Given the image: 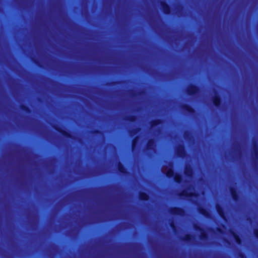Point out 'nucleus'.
Here are the masks:
<instances>
[{"instance_id":"nucleus-12","label":"nucleus","mask_w":258,"mask_h":258,"mask_svg":"<svg viewBox=\"0 0 258 258\" xmlns=\"http://www.w3.org/2000/svg\"><path fill=\"white\" fill-rule=\"evenodd\" d=\"M178 196L181 198H196L197 197V194L195 192H188L187 191L183 190L178 194Z\"/></svg>"},{"instance_id":"nucleus-33","label":"nucleus","mask_w":258,"mask_h":258,"mask_svg":"<svg viewBox=\"0 0 258 258\" xmlns=\"http://www.w3.org/2000/svg\"><path fill=\"white\" fill-rule=\"evenodd\" d=\"M182 8H183L182 5H179L178 8V11L179 12L180 9H182Z\"/></svg>"},{"instance_id":"nucleus-15","label":"nucleus","mask_w":258,"mask_h":258,"mask_svg":"<svg viewBox=\"0 0 258 258\" xmlns=\"http://www.w3.org/2000/svg\"><path fill=\"white\" fill-rule=\"evenodd\" d=\"M117 170L121 174L126 175L128 173L126 167L120 162H119L117 164Z\"/></svg>"},{"instance_id":"nucleus-6","label":"nucleus","mask_w":258,"mask_h":258,"mask_svg":"<svg viewBox=\"0 0 258 258\" xmlns=\"http://www.w3.org/2000/svg\"><path fill=\"white\" fill-rule=\"evenodd\" d=\"M162 12L166 15L171 14V8L165 1H161L160 2Z\"/></svg>"},{"instance_id":"nucleus-10","label":"nucleus","mask_w":258,"mask_h":258,"mask_svg":"<svg viewBox=\"0 0 258 258\" xmlns=\"http://www.w3.org/2000/svg\"><path fill=\"white\" fill-rule=\"evenodd\" d=\"M181 108L182 110L190 115L194 114L196 113L195 109L188 104H182L181 106Z\"/></svg>"},{"instance_id":"nucleus-3","label":"nucleus","mask_w":258,"mask_h":258,"mask_svg":"<svg viewBox=\"0 0 258 258\" xmlns=\"http://www.w3.org/2000/svg\"><path fill=\"white\" fill-rule=\"evenodd\" d=\"M53 127L55 131L60 133L63 137L69 139H74V136L69 132L63 130L62 127L58 125H54Z\"/></svg>"},{"instance_id":"nucleus-8","label":"nucleus","mask_w":258,"mask_h":258,"mask_svg":"<svg viewBox=\"0 0 258 258\" xmlns=\"http://www.w3.org/2000/svg\"><path fill=\"white\" fill-rule=\"evenodd\" d=\"M212 102L216 108H220L221 106L222 99L219 94H215L212 98Z\"/></svg>"},{"instance_id":"nucleus-18","label":"nucleus","mask_w":258,"mask_h":258,"mask_svg":"<svg viewBox=\"0 0 258 258\" xmlns=\"http://www.w3.org/2000/svg\"><path fill=\"white\" fill-rule=\"evenodd\" d=\"M139 199L142 201H148L150 199V196L149 194L144 191H140L139 193Z\"/></svg>"},{"instance_id":"nucleus-29","label":"nucleus","mask_w":258,"mask_h":258,"mask_svg":"<svg viewBox=\"0 0 258 258\" xmlns=\"http://www.w3.org/2000/svg\"><path fill=\"white\" fill-rule=\"evenodd\" d=\"M33 62L39 67H41L39 61L37 59H33Z\"/></svg>"},{"instance_id":"nucleus-4","label":"nucleus","mask_w":258,"mask_h":258,"mask_svg":"<svg viewBox=\"0 0 258 258\" xmlns=\"http://www.w3.org/2000/svg\"><path fill=\"white\" fill-rule=\"evenodd\" d=\"M194 228L195 230L200 232L199 237L201 240H206L208 239L209 237L208 233L204 228L197 224H194Z\"/></svg>"},{"instance_id":"nucleus-24","label":"nucleus","mask_w":258,"mask_h":258,"mask_svg":"<svg viewBox=\"0 0 258 258\" xmlns=\"http://www.w3.org/2000/svg\"><path fill=\"white\" fill-rule=\"evenodd\" d=\"M137 117L135 115H130L126 116L124 119L130 122H134L137 120Z\"/></svg>"},{"instance_id":"nucleus-32","label":"nucleus","mask_w":258,"mask_h":258,"mask_svg":"<svg viewBox=\"0 0 258 258\" xmlns=\"http://www.w3.org/2000/svg\"><path fill=\"white\" fill-rule=\"evenodd\" d=\"M238 256L240 258H245V254L243 253H242V252L239 253L238 254Z\"/></svg>"},{"instance_id":"nucleus-30","label":"nucleus","mask_w":258,"mask_h":258,"mask_svg":"<svg viewBox=\"0 0 258 258\" xmlns=\"http://www.w3.org/2000/svg\"><path fill=\"white\" fill-rule=\"evenodd\" d=\"M93 133L97 135H101L102 134L101 131L99 130H95L93 131Z\"/></svg>"},{"instance_id":"nucleus-14","label":"nucleus","mask_w":258,"mask_h":258,"mask_svg":"<svg viewBox=\"0 0 258 258\" xmlns=\"http://www.w3.org/2000/svg\"><path fill=\"white\" fill-rule=\"evenodd\" d=\"M169 165L170 167L168 169L165 174L167 178H171L174 176L175 173H174L173 169L172 168L173 167L172 162H170Z\"/></svg>"},{"instance_id":"nucleus-35","label":"nucleus","mask_w":258,"mask_h":258,"mask_svg":"<svg viewBox=\"0 0 258 258\" xmlns=\"http://www.w3.org/2000/svg\"><path fill=\"white\" fill-rule=\"evenodd\" d=\"M132 95L133 96H136V94L135 93H133L132 94Z\"/></svg>"},{"instance_id":"nucleus-28","label":"nucleus","mask_w":258,"mask_h":258,"mask_svg":"<svg viewBox=\"0 0 258 258\" xmlns=\"http://www.w3.org/2000/svg\"><path fill=\"white\" fill-rule=\"evenodd\" d=\"M170 226L173 229H175L176 228V226H175V223L173 221H172L170 222Z\"/></svg>"},{"instance_id":"nucleus-20","label":"nucleus","mask_w":258,"mask_h":258,"mask_svg":"<svg viewBox=\"0 0 258 258\" xmlns=\"http://www.w3.org/2000/svg\"><path fill=\"white\" fill-rule=\"evenodd\" d=\"M173 179L175 182L178 184H180L182 183L183 177L181 174L179 173H175V175H174Z\"/></svg>"},{"instance_id":"nucleus-26","label":"nucleus","mask_w":258,"mask_h":258,"mask_svg":"<svg viewBox=\"0 0 258 258\" xmlns=\"http://www.w3.org/2000/svg\"><path fill=\"white\" fill-rule=\"evenodd\" d=\"M253 234L255 238L258 240V228L254 229Z\"/></svg>"},{"instance_id":"nucleus-34","label":"nucleus","mask_w":258,"mask_h":258,"mask_svg":"<svg viewBox=\"0 0 258 258\" xmlns=\"http://www.w3.org/2000/svg\"><path fill=\"white\" fill-rule=\"evenodd\" d=\"M217 231H218V232H222V230H221V228H217Z\"/></svg>"},{"instance_id":"nucleus-7","label":"nucleus","mask_w":258,"mask_h":258,"mask_svg":"<svg viewBox=\"0 0 258 258\" xmlns=\"http://www.w3.org/2000/svg\"><path fill=\"white\" fill-rule=\"evenodd\" d=\"M215 208L219 216L223 220H226V212L223 206L219 204H217L215 206Z\"/></svg>"},{"instance_id":"nucleus-17","label":"nucleus","mask_w":258,"mask_h":258,"mask_svg":"<svg viewBox=\"0 0 258 258\" xmlns=\"http://www.w3.org/2000/svg\"><path fill=\"white\" fill-rule=\"evenodd\" d=\"M198 212L200 214L204 216L206 218H209L210 217V214L209 211L204 207H200L198 208Z\"/></svg>"},{"instance_id":"nucleus-16","label":"nucleus","mask_w":258,"mask_h":258,"mask_svg":"<svg viewBox=\"0 0 258 258\" xmlns=\"http://www.w3.org/2000/svg\"><path fill=\"white\" fill-rule=\"evenodd\" d=\"M230 234L234 239L236 243L238 245H241L242 244V239L241 237L238 235L237 233L234 232V231H231Z\"/></svg>"},{"instance_id":"nucleus-2","label":"nucleus","mask_w":258,"mask_h":258,"mask_svg":"<svg viewBox=\"0 0 258 258\" xmlns=\"http://www.w3.org/2000/svg\"><path fill=\"white\" fill-rule=\"evenodd\" d=\"M170 214L174 216H183L185 215V211L181 207H172L169 210Z\"/></svg>"},{"instance_id":"nucleus-23","label":"nucleus","mask_w":258,"mask_h":258,"mask_svg":"<svg viewBox=\"0 0 258 258\" xmlns=\"http://www.w3.org/2000/svg\"><path fill=\"white\" fill-rule=\"evenodd\" d=\"M20 108L21 110L27 113H30L32 112V110L31 109V108L26 105L21 104L20 106Z\"/></svg>"},{"instance_id":"nucleus-13","label":"nucleus","mask_w":258,"mask_h":258,"mask_svg":"<svg viewBox=\"0 0 258 258\" xmlns=\"http://www.w3.org/2000/svg\"><path fill=\"white\" fill-rule=\"evenodd\" d=\"M252 151L254 156V162L256 163L258 161V143L256 141L252 143Z\"/></svg>"},{"instance_id":"nucleus-5","label":"nucleus","mask_w":258,"mask_h":258,"mask_svg":"<svg viewBox=\"0 0 258 258\" xmlns=\"http://www.w3.org/2000/svg\"><path fill=\"white\" fill-rule=\"evenodd\" d=\"M176 156L181 158H184L186 156V151L184 145L179 144L176 149Z\"/></svg>"},{"instance_id":"nucleus-21","label":"nucleus","mask_w":258,"mask_h":258,"mask_svg":"<svg viewBox=\"0 0 258 258\" xmlns=\"http://www.w3.org/2000/svg\"><path fill=\"white\" fill-rule=\"evenodd\" d=\"M163 120L161 118H156L152 120L150 122L151 127H153L158 125H160L162 123Z\"/></svg>"},{"instance_id":"nucleus-25","label":"nucleus","mask_w":258,"mask_h":258,"mask_svg":"<svg viewBox=\"0 0 258 258\" xmlns=\"http://www.w3.org/2000/svg\"><path fill=\"white\" fill-rule=\"evenodd\" d=\"M138 138H139V137L138 136H136V137H135L132 140V149L133 150H134L136 148V147L137 140H138Z\"/></svg>"},{"instance_id":"nucleus-22","label":"nucleus","mask_w":258,"mask_h":258,"mask_svg":"<svg viewBox=\"0 0 258 258\" xmlns=\"http://www.w3.org/2000/svg\"><path fill=\"white\" fill-rule=\"evenodd\" d=\"M192 235L190 234H186L183 237L181 238L182 241L186 242H190L192 239Z\"/></svg>"},{"instance_id":"nucleus-9","label":"nucleus","mask_w":258,"mask_h":258,"mask_svg":"<svg viewBox=\"0 0 258 258\" xmlns=\"http://www.w3.org/2000/svg\"><path fill=\"white\" fill-rule=\"evenodd\" d=\"M155 140L154 138L149 139L146 144V150L150 152H153L155 148Z\"/></svg>"},{"instance_id":"nucleus-31","label":"nucleus","mask_w":258,"mask_h":258,"mask_svg":"<svg viewBox=\"0 0 258 258\" xmlns=\"http://www.w3.org/2000/svg\"><path fill=\"white\" fill-rule=\"evenodd\" d=\"M119 82H117V81H112L109 83V85L114 86L117 84H119Z\"/></svg>"},{"instance_id":"nucleus-1","label":"nucleus","mask_w":258,"mask_h":258,"mask_svg":"<svg viewBox=\"0 0 258 258\" xmlns=\"http://www.w3.org/2000/svg\"><path fill=\"white\" fill-rule=\"evenodd\" d=\"M186 93L189 96H195L200 91V88L195 84H190L186 89Z\"/></svg>"},{"instance_id":"nucleus-19","label":"nucleus","mask_w":258,"mask_h":258,"mask_svg":"<svg viewBox=\"0 0 258 258\" xmlns=\"http://www.w3.org/2000/svg\"><path fill=\"white\" fill-rule=\"evenodd\" d=\"M184 173L186 177H191L193 174V169L190 166H186L184 168Z\"/></svg>"},{"instance_id":"nucleus-27","label":"nucleus","mask_w":258,"mask_h":258,"mask_svg":"<svg viewBox=\"0 0 258 258\" xmlns=\"http://www.w3.org/2000/svg\"><path fill=\"white\" fill-rule=\"evenodd\" d=\"M141 130V128L140 127H137L133 130L132 132V133L134 135L137 134L138 132H139Z\"/></svg>"},{"instance_id":"nucleus-11","label":"nucleus","mask_w":258,"mask_h":258,"mask_svg":"<svg viewBox=\"0 0 258 258\" xmlns=\"http://www.w3.org/2000/svg\"><path fill=\"white\" fill-rule=\"evenodd\" d=\"M229 190L233 200L235 202L238 201L239 196L236 188L231 186L230 187Z\"/></svg>"}]
</instances>
